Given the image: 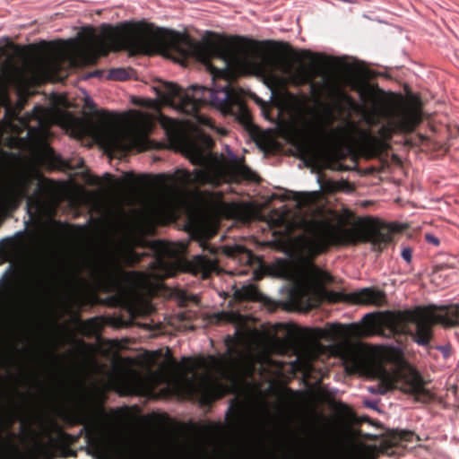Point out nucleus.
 <instances>
[{
    "instance_id": "1",
    "label": "nucleus",
    "mask_w": 459,
    "mask_h": 459,
    "mask_svg": "<svg viewBox=\"0 0 459 459\" xmlns=\"http://www.w3.org/2000/svg\"><path fill=\"white\" fill-rule=\"evenodd\" d=\"M82 39L80 43L70 39L56 45L52 53L35 59L31 64V74H54L60 69L62 61H68L73 65L91 64L108 49L132 48L145 54L160 52L164 56L175 52L205 64L212 80L225 76L229 68L262 79L270 91L269 100L283 109L292 105L294 98L290 95L278 96L273 88L287 82L294 84L308 82L323 74L325 65L321 56L308 51L296 53L290 57L264 50L239 37L217 42H195L184 33L143 22H126L116 27L104 24L100 33L88 28L83 30Z\"/></svg>"
},
{
    "instance_id": "2",
    "label": "nucleus",
    "mask_w": 459,
    "mask_h": 459,
    "mask_svg": "<svg viewBox=\"0 0 459 459\" xmlns=\"http://www.w3.org/2000/svg\"><path fill=\"white\" fill-rule=\"evenodd\" d=\"M252 363L249 352L236 351L222 358L210 356L186 364L171 361L156 375L175 392L212 396L222 389L220 379L235 382L239 376L252 370Z\"/></svg>"
},
{
    "instance_id": "3",
    "label": "nucleus",
    "mask_w": 459,
    "mask_h": 459,
    "mask_svg": "<svg viewBox=\"0 0 459 459\" xmlns=\"http://www.w3.org/2000/svg\"><path fill=\"white\" fill-rule=\"evenodd\" d=\"M212 143V139L201 133L189 137H179L178 144L181 152L191 160L198 164L192 172L178 169L169 177L175 186H185L192 184H209L217 186L228 178H246L253 179L254 173L243 165L237 155L226 145V151L230 162L225 160L222 154L218 155L209 152Z\"/></svg>"
},
{
    "instance_id": "4",
    "label": "nucleus",
    "mask_w": 459,
    "mask_h": 459,
    "mask_svg": "<svg viewBox=\"0 0 459 459\" xmlns=\"http://www.w3.org/2000/svg\"><path fill=\"white\" fill-rule=\"evenodd\" d=\"M294 226L304 230L305 235L299 245L301 252L309 255L322 252L329 244L368 241L374 246H380L390 240L391 231L394 230L371 221L343 228L320 216H300L294 221Z\"/></svg>"
},
{
    "instance_id": "5",
    "label": "nucleus",
    "mask_w": 459,
    "mask_h": 459,
    "mask_svg": "<svg viewBox=\"0 0 459 459\" xmlns=\"http://www.w3.org/2000/svg\"><path fill=\"white\" fill-rule=\"evenodd\" d=\"M186 249V244L179 242H160L158 251L160 257L155 262L154 268L149 273H126L121 268L120 260L134 262L136 258L131 250L112 254L102 264L101 274L110 288L119 290L126 283L134 284L137 288L148 290L152 279L172 276L174 266L179 263V256Z\"/></svg>"
},
{
    "instance_id": "6",
    "label": "nucleus",
    "mask_w": 459,
    "mask_h": 459,
    "mask_svg": "<svg viewBox=\"0 0 459 459\" xmlns=\"http://www.w3.org/2000/svg\"><path fill=\"white\" fill-rule=\"evenodd\" d=\"M386 357L392 361V368L377 367L375 376L378 383L368 387V391L376 394H384L394 388L410 393L421 402L430 398L429 392L425 388V381L420 374L403 359L400 349L390 350Z\"/></svg>"
},
{
    "instance_id": "7",
    "label": "nucleus",
    "mask_w": 459,
    "mask_h": 459,
    "mask_svg": "<svg viewBox=\"0 0 459 459\" xmlns=\"http://www.w3.org/2000/svg\"><path fill=\"white\" fill-rule=\"evenodd\" d=\"M373 319V314H366L359 323H352L350 325H340L333 323L327 328L304 329L303 336L307 341L302 342L297 350V359L304 363L313 359L319 350L317 341L320 339L334 342L342 339L344 343L342 345V352L345 359L357 366L360 362L359 349L348 342V338L352 335H359L362 333L361 324L372 325L369 321Z\"/></svg>"
},
{
    "instance_id": "8",
    "label": "nucleus",
    "mask_w": 459,
    "mask_h": 459,
    "mask_svg": "<svg viewBox=\"0 0 459 459\" xmlns=\"http://www.w3.org/2000/svg\"><path fill=\"white\" fill-rule=\"evenodd\" d=\"M292 279L290 299L299 308L307 310L317 305L321 285L330 281L331 276L309 259L302 258L294 267Z\"/></svg>"
},
{
    "instance_id": "9",
    "label": "nucleus",
    "mask_w": 459,
    "mask_h": 459,
    "mask_svg": "<svg viewBox=\"0 0 459 459\" xmlns=\"http://www.w3.org/2000/svg\"><path fill=\"white\" fill-rule=\"evenodd\" d=\"M433 308L434 306H429L404 312L403 319L413 323L416 326L414 342L419 345L429 344L431 327L434 323H440L447 327L459 325V304L440 306L439 308L446 310L444 315L436 314Z\"/></svg>"
},
{
    "instance_id": "10",
    "label": "nucleus",
    "mask_w": 459,
    "mask_h": 459,
    "mask_svg": "<svg viewBox=\"0 0 459 459\" xmlns=\"http://www.w3.org/2000/svg\"><path fill=\"white\" fill-rule=\"evenodd\" d=\"M96 137L108 150H143L148 146L145 127L135 124L101 126L96 130Z\"/></svg>"
},
{
    "instance_id": "11",
    "label": "nucleus",
    "mask_w": 459,
    "mask_h": 459,
    "mask_svg": "<svg viewBox=\"0 0 459 459\" xmlns=\"http://www.w3.org/2000/svg\"><path fill=\"white\" fill-rule=\"evenodd\" d=\"M384 124L380 128L383 137H389L396 131H411L420 121V111L415 100H401L385 106L380 111Z\"/></svg>"
},
{
    "instance_id": "12",
    "label": "nucleus",
    "mask_w": 459,
    "mask_h": 459,
    "mask_svg": "<svg viewBox=\"0 0 459 459\" xmlns=\"http://www.w3.org/2000/svg\"><path fill=\"white\" fill-rule=\"evenodd\" d=\"M210 91L212 106L225 113H230L244 126L249 124L250 115L243 103L241 94L231 88L229 82L219 88L213 87Z\"/></svg>"
},
{
    "instance_id": "13",
    "label": "nucleus",
    "mask_w": 459,
    "mask_h": 459,
    "mask_svg": "<svg viewBox=\"0 0 459 459\" xmlns=\"http://www.w3.org/2000/svg\"><path fill=\"white\" fill-rule=\"evenodd\" d=\"M205 87L199 85H191L187 90L183 91L172 82L165 84L164 101L170 103L177 109L194 114L198 106L205 102Z\"/></svg>"
},
{
    "instance_id": "14",
    "label": "nucleus",
    "mask_w": 459,
    "mask_h": 459,
    "mask_svg": "<svg viewBox=\"0 0 459 459\" xmlns=\"http://www.w3.org/2000/svg\"><path fill=\"white\" fill-rule=\"evenodd\" d=\"M335 120L333 108L330 105L321 104L318 108L314 110L305 126L307 132L316 138L325 139L336 135L340 128L328 130V126Z\"/></svg>"
},
{
    "instance_id": "15",
    "label": "nucleus",
    "mask_w": 459,
    "mask_h": 459,
    "mask_svg": "<svg viewBox=\"0 0 459 459\" xmlns=\"http://www.w3.org/2000/svg\"><path fill=\"white\" fill-rule=\"evenodd\" d=\"M361 103H357L351 97L342 90L336 88L333 91L335 101L342 106V108L349 111L366 112L367 104L372 98V91L368 87H361L359 91Z\"/></svg>"
},
{
    "instance_id": "16",
    "label": "nucleus",
    "mask_w": 459,
    "mask_h": 459,
    "mask_svg": "<svg viewBox=\"0 0 459 459\" xmlns=\"http://www.w3.org/2000/svg\"><path fill=\"white\" fill-rule=\"evenodd\" d=\"M346 299L357 304L381 307L386 303V294L382 290L368 287L347 294Z\"/></svg>"
},
{
    "instance_id": "17",
    "label": "nucleus",
    "mask_w": 459,
    "mask_h": 459,
    "mask_svg": "<svg viewBox=\"0 0 459 459\" xmlns=\"http://www.w3.org/2000/svg\"><path fill=\"white\" fill-rule=\"evenodd\" d=\"M27 179L25 178H16L6 182L2 189L1 195L7 202H14L22 199L26 195Z\"/></svg>"
},
{
    "instance_id": "18",
    "label": "nucleus",
    "mask_w": 459,
    "mask_h": 459,
    "mask_svg": "<svg viewBox=\"0 0 459 459\" xmlns=\"http://www.w3.org/2000/svg\"><path fill=\"white\" fill-rule=\"evenodd\" d=\"M190 267L194 273H202L203 277H208V275L213 272H217L216 261L212 258H207L204 255H196L190 262Z\"/></svg>"
},
{
    "instance_id": "19",
    "label": "nucleus",
    "mask_w": 459,
    "mask_h": 459,
    "mask_svg": "<svg viewBox=\"0 0 459 459\" xmlns=\"http://www.w3.org/2000/svg\"><path fill=\"white\" fill-rule=\"evenodd\" d=\"M317 189L314 191L297 192L295 193V200L297 206L303 208L314 203L318 196L319 191L322 189V184L319 176L316 177Z\"/></svg>"
},
{
    "instance_id": "20",
    "label": "nucleus",
    "mask_w": 459,
    "mask_h": 459,
    "mask_svg": "<svg viewBox=\"0 0 459 459\" xmlns=\"http://www.w3.org/2000/svg\"><path fill=\"white\" fill-rule=\"evenodd\" d=\"M218 321H226L231 323L238 327H241L245 324V318L235 311H221L215 314Z\"/></svg>"
},
{
    "instance_id": "21",
    "label": "nucleus",
    "mask_w": 459,
    "mask_h": 459,
    "mask_svg": "<svg viewBox=\"0 0 459 459\" xmlns=\"http://www.w3.org/2000/svg\"><path fill=\"white\" fill-rule=\"evenodd\" d=\"M39 108L35 107L33 112L35 113V116L37 117V119L39 120L38 126L31 127L29 129L28 134L30 136H34L35 134L40 136V137H46L48 135V129L47 127L42 124L39 117Z\"/></svg>"
},
{
    "instance_id": "22",
    "label": "nucleus",
    "mask_w": 459,
    "mask_h": 459,
    "mask_svg": "<svg viewBox=\"0 0 459 459\" xmlns=\"http://www.w3.org/2000/svg\"><path fill=\"white\" fill-rule=\"evenodd\" d=\"M32 454L35 457L48 458L50 451L48 446L41 441L35 440L32 445Z\"/></svg>"
},
{
    "instance_id": "23",
    "label": "nucleus",
    "mask_w": 459,
    "mask_h": 459,
    "mask_svg": "<svg viewBox=\"0 0 459 459\" xmlns=\"http://www.w3.org/2000/svg\"><path fill=\"white\" fill-rule=\"evenodd\" d=\"M133 175L131 173H125L122 179L112 181V187L114 191H119L124 188L125 185L131 183Z\"/></svg>"
},
{
    "instance_id": "24",
    "label": "nucleus",
    "mask_w": 459,
    "mask_h": 459,
    "mask_svg": "<svg viewBox=\"0 0 459 459\" xmlns=\"http://www.w3.org/2000/svg\"><path fill=\"white\" fill-rule=\"evenodd\" d=\"M127 77H128L127 72L124 68H121V67L110 69L108 72V78L119 80V81L125 80Z\"/></svg>"
},
{
    "instance_id": "25",
    "label": "nucleus",
    "mask_w": 459,
    "mask_h": 459,
    "mask_svg": "<svg viewBox=\"0 0 459 459\" xmlns=\"http://www.w3.org/2000/svg\"><path fill=\"white\" fill-rule=\"evenodd\" d=\"M130 378L133 382H134L139 387H143V385L146 384L145 380L137 373L132 372L130 374Z\"/></svg>"
},
{
    "instance_id": "26",
    "label": "nucleus",
    "mask_w": 459,
    "mask_h": 459,
    "mask_svg": "<svg viewBox=\"0 0 459 459\" xmlns=\"http://www.w3.org/2000/svg\"><path fill=\"white\" fill-rule=\"evenodd\" d=\"M401 255L406 263H411L412 259V250L410 247H404L402 250Z\"/></svg>"
},
{
    "instance_id": "27",
    "label": "nucleus",
    "mask_w": 459,
    "mask_h": 459,
    "mask_svg": "<svg viewBox=\"0 0 459 459\" xmlns=\"http://www.w3.org/2000/svg\"><path fill=\"white\" fill-rule=\"evenodd\" d=\"M153 201H154V203H156V204H155V206H156V207L152 208L154 212H159V211H160V210L162 209V207H161V206L165 205V204H163V203H166V202H167V201L165 200V197H162V196L157 197V198H155Z\"/></svg>"
},
{
    "instance_id": "28",
    "label": "nucleus",
    "mask_w": 459,
    "mask_h": 459,
    "mask_svg": "<svg viewBox=\"0 0 459 459\" xmlns=\"http://www.w3.org/2000/svg\"><path fill=\"white\" fill-rule=\"evenodd\" d=\"M7 103V98L6 93L4 85L2 84V82L0 81V104L1 105H6Z\"/></svg>"
},
{
    "instance_id": "29",
    "label": "nucleus",
    "mask_w": 459,
    "mask_h": 459,
    "mask_svg": "<svg viewBox=\"0 0 459 459\" xmlns=\"http://www.w3.org/2000/svg\"><path fill=\"white\" fill-rule=\"evenodd\" d=\"M426 239L429 243H431L435 246H437L439 244V240L437 237L431 235V234H427L426 235Z\"/></svg>"
},
{
    "instance_id": "30",
    "label": "nucleus",
    "mask_w": 459,
    "mask_h": 459,
    "mask_svg": "<svg viewBox=\"0 0 459 459\" xmlns=\"http://www.w3.org/2000/svg\"><path fill=\"white\" fill-rule=\"evenodd\" d=\"M196 118H197V121H198L200 124L204 125V126H211V125H210V120H209L207 117L198 115V116L196 117Z\"/></svg>"
},
{
    "instance_id": "31",
    "label": "nucleus",
    "mask_w": 459,
    "mask_h": 459,
    "mask_svg": "<svg viewBox=\"0 0 459 459\" xmlns=\"http://www.w3.org/2000/svg\"><path fill=\"white\" fill-rule=\"evenodd\" d=\"M438 349L441 351L445 358H447L450 355V347L448 345L439 346Z\"/></svg>"
},
{
    "instance_id": "32",
    "label": "nucleus",
    "mask_w": 459,
    "mask_h": 459,
    "mask_svg": "<svg viewBox=\"0 0 459 459\" xmlns=\"http://www.w3.org/2000/svg\"><path fill=\"white\" fill-rule=\"evenodd\" d=\"M234 252H229V255H233L235 252L237 253H241V252H246V249L245 247H243L242 246H235L234 247Z\"/></svg>"
},
{
    "instance_id": "33",
    "label": "nucleus",
    "mask_w": 459,
    "mask_h": 459,
    "mask_svg": "<svg viewBox=\"0 0 459 459\" xmlns=\"http://www.w3.org/2000/svg\"><path fill=\"white\" fill-rule=\"evenodd\" d=\"M365 403H366L367 406H368L370 408H373V409L377 408V403L376 402H370V403L369 402H366Z\"/></svg>"
},
{
    "instance_id": "34",
    "label": "nucleus",
    "mask_w": 459,
    "mask_h": 459,
    "mask_svg": "<svg viewBox=\"0 0 459 459\" xmlns=\"http://www.w3.org/2000/svg\"><path fill=\"white\" fill-rule=\"evenodd\" d=\"M376 450H377V446H368L367 447V451H368V452H374V451H376Z\"/></svg>"
},
{
    "instance_id": "35",
    "label": "nucleus",
    "mask_w": 459,
    "mask_h": 459,
    "mask_svg": "<svg viewBox=\"0 0 459 459\" xmlns=\"http://www.w3.org/2000/svg\"><path fill=\"white\" fill-rule=\"evenodd\" d=\"M100 74H101L100 71H96V72L90 74L87 77L98 76V75H100Z\"/></svg>"
},
{
    "instance_id": "36",
    "label": "nucleus",
    "mask_w": 459,
    "mask_h": 459,
    "mask_svg": "<svg viewBox=\"0 0 459 459\" xmlns=\"http://www.w3.org/2000/svg\"><path fill=\"white\" fill-rule=\"evenodd\" d=\"M362 436L365 437H368V438L377 437V435H372V434H369V433L363 434Z\"/></svg>"
},
{
    "instance_id": "37",
    "label": "nucleus",
    "mask_w": 459,
    "mask_h": 459,
    "mask_svg": "<svg viewBox=\"0 0 459 459\" xmlns=\"http://www.w3.org/2000/svg\"><path fill=\"white\" fill-rule=\"evenodd\" d=\"M104 177L107 178L108 181H111V176L108 173H105Z\"/></svg>"
},
{
    "instance_id": "38",
    "label": "nucleus",
    "mask_w": 459,
    "mask_h": 459,
    "mask_svg": "<svg viewBox=\"0 0 459 459\" xmlns=\"http://www.w3.org/2000/svg\"><path fill=\"white\" fill-rule=\"evenodd\" d=\"M24 66H25V68H26V69H30V64L29 62H26V63L24 64Z\"/></svg>"
},
{
    "instance_id": "39",
    "label": "nucleus",
    "mask_w": 459,
    "mask_h": 459,
    "mask_svg": "<svg viewBox=\"0 0 459 459\" xmlns=\"http://www.w3.org/2000/svg\"><path fill=\"white\" fill-rule=\"evenodd\" d=\"M323 81H324L325 83H326V77H325V75L323 76Z\"/></svg>"
},
{
    "instance_id": "40",
    "label": "nucleus",
    "mask_w": 459,
    "mask_h": 459,
    "mask_svg": "<svg viewBox=\"0 0 459 459\" xmlns=\"http://www.w3.org/2000/svg\"><path fill=\"white\" fill-rule=\"evenodd\" d=\"M285 220H286V219H285L284 217H281V222H284V221H285Z\"/></svg>"
}]
</instances>
